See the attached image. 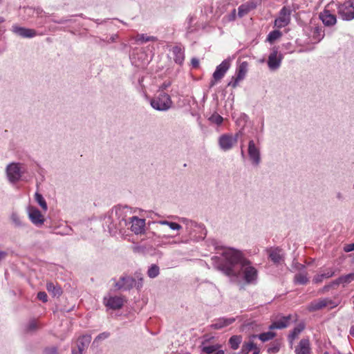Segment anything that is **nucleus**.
Listing matches in <instances>:
<instances>
[{
	"mask_svg": "<svg viewBox=\"0 0 354 354\" xmlns=\"http://www.w3.org/2000/svg\"><path fill=\"white\" fill-rule=\"evenodd\" d=\"M146 57L147 55L144 51L136 49L133 50V52L130 55V59L133 64L139 66L140 65H144L147 62V61L145 62Z\"/></svg>",
	"mask_w": 354,
	"mask_h": 354,
	"instance_id": "a211bd4d",
	"label": "nucleus"
},
{
	"mask_svg": "<svg viewBox=\"0 0 354 354\" xmlns=\"http://www.w3.org/2000/svg\"><path fill=\"white\" fill-rule=\"evenodd\" d=\"M35 199L44 211L46 212L48 209L47 203L41 194L37 192L35 194Z\"/></svg>",
	"mask_w": 354,
	"mask_h": 354,
	"instance_id": "f704fd0d",
	"label": "nucleus"
},
{
	"mask_svg": "<svg viewBox=\"0 0 354 354\" xmlns=\"http://www.w3.org/2000/svg\"><path fill=\"white\" fill-rule=\"evenodd\" d=\"M124 299L120 296H109L104 298V304L111 310H119L124 306Z\"/></svg>",
	"mask_w": 354,
	"mask_h": 354,
	"instance_id": "ddd939ff",
	"label": "nucleus"
},
{
	"mask_svg": "<svg viewBox=\"0 0 354 354\" xmlns=\"http://www.w3.org/2000/svg\"><path fill=\"white\" fill-rule=\"evenodd\" d=\"M128 220V225L131 224V230L136 234L144 232L145 219L139 218L138 216H131Z\"/></svg>",
	"mask_w": 354,
	"mask_h": 354,
	"instance_id": "4468645a",
	"label": "nucleus"
},
{
	"mask_svg": "<svg viewBox=\"0 0 354 354\" xmlns=\"http://www.w3.org/2000/svg\"><path fill=\"white\" fill-rule=\"evenodd\" d=\"M160 274V268L156 264H152L147 270V275L149 278L153 279Z\"/></svg>",
	"mask_w": 354,
	"mask_h": 354,
	"instance_id": "e433bc0d",
	"label": "nucleus"
},
{
	"mask_svg": "<svg viewBox=\"0 0 354 354\" xmlns=\"http://www.w3.org/2000/svg\"><path fill=\"white\" fill-rule=\"evenodd\" d=\"M220 347H221V345H219V344L207 346H203L202 348V351L203 352L206 353L207 354H212V353L216 352V351H218V349Z\"/></svg>",
	"mask_w": 354,
	"mask_h": 354,
	"instance_id": "a18cd8bd",
	"label": "nucleus"
},
{
	"mask_svg": "<svg viewBox=\"0 0 354 354\" xmlns=\"http://www.w3.org/2000/svg\"><path fill=\"white\" fill-rule=\"evenodd\" d=\"M170 86H171V82L169 81L164 82L162 83V84L160 86V88L162 89V91H163V90L167 88Z\"/></svg>",
	"mask_w": 354,
	"mask_h": 354,
	"instance_id": "69168bd1",
	"label": "nucleus"
},
{
	"mask_svg": "<svg viewBox=\"0 0 354 354\" xmlns=\"http://www.w3.org/2000/svg\"><path fill=\"white\" fill-rule=\"evenodd\" d=\"M249 121V116L245 113H241L238 118L236 122L240 124L241 123H243L242 127H245L247 123Z\"/></svg>",
	"mask_w": 354,
	"mask_h": 354,
	"instance_id": "8fccbe9b",
	"label": "nucleus"
},
{
	"mask_svg": "<svg viewBox=\"0 0 354 354\" xmlns=\"http://www.w3.org/2000/svg\"><path fill=\"white\" fill-rule=\"evenodd\" d=\"M295 268L301 272L305 271L306 266L300 263L296 262L294 263Z\"/></svg>",
	"mask_w": 354,
	"mask_h": 354,
	"instance_id": "052dcab7",
	"label": "nucleus"
},
{
	"mask_svg": "<svg viewBox=\"0 0 354 354\" xmlns=\"http://www.w3.org/2000/svg\"><path fill=\"white\" fill-rule=\"evenodd\" d=\"M71 20L69 19H66V18H61L59 19H53V21L55 24H65L66 22H68L70 21Z\"/></svg>",
	"mask_w": 354,
	"mask_h": 354,
	"instance_id": "0e129e2a",
	"label": "nucleus"
},
{
	"mask_svg": "<svg viewBox=\"0 0 354 354\" xmlns=\"http://www.w3.org/2000/svg\"><path fill=\"white\" fill-rule=\"evenodd\" d=\"M276 335V333L274 332L268 331L259 334L258 335L259 339L263 342L269 341L273 339Z\"/></svg>",
	"mask_w": 354,
	"mask_h": 354,
	"instance_id": "79ce46f5",
	"label": "nucleus"
},
{
	"mask_svg": "<svg viewBox=\"0 0 354 354\" xmlns=\"http://www.w3.org/2000/svg\"><path fill=\"white\" fill-rule=\"evenodd\" d=\"M135 278H137V281L136 280V285L134 287L136 288L137 290H140L143 286V277L141 273L135 272Z\"/></svg>",
	"mask_w": 354,
	"mask_h": 354,
	"instance_id": "c03bdc74",
	"label": "nucleus"
},
{
	"mask_svg": "<svg viewBox=\"0 0 354 354\" xmlns=\"http://www.w3.org/2000/svg\"><path fill=\"white\" fill-rule=\"evenodd\" d=\"M158 223L162 225H167L173 230H179L182 228V226L180 224L175 222L168 221L167 220L159 221H158Z\"/></svg>",
	"mask_w": 354,
	"mask_h": 354,
	"instance_id": "ea45409f",
	"label": "nucleus"
},
{
	"mask_svg": "<svg viewBox=\"0 0 354 354\" xmlns=\"http://www.w3.org/2000/svg\"><path fill=\"white\" fill-rule=\"evenodd\" d=\"M235 321V318L230 317V318H225L221 317L219 318L216 322L210 325V328L214 330H219L221 329L225 326H227L230 324H232Z\"/></svg>",
	"mask_w": 354,
	"mask_h": 354,
	"instance_id": "b1692460",
	"label": "nucleus"
},
{
	"mask_svg": "<svg viewBox=\"0 0 354 354\" xmlns=\"http://www.w3.org/2000/svg\"><path fill=\"white\" fill-rule=\"evenodd\" d=\"M232 81H230L228 83L227 86H232V88H236L238 86L239 82L240 81H241V80H238V78L236 77H232Z\"/></svg>",
	"mask_w": 354,
	"mask_h": 354,
	"instance_id": "6e6d98bb",
	"label": "nucleus"
},
{
	"mask_svg": "<svg viewBox=\"0 0 354 354\" xmlns=\"http://www.w3.org/2000/svg\"><path fill=\"white\" fill-rule=\"evenodd\" d=\"M256 138L257 142L253 139H250L248 147V157L254 167L259 166L261 161L260 148L257 146V144L259 143V137Z\"/></svg>",
	"mask_w": 354,
	"mask_h": 354,
	"instance_id": "39448f33",
	"label": "nucleus"
},
{
	"mask_svg": "<svg viewBox=\"0 0 354 354\" xmlns=\"http://www.w3.org/2000/svg\"><path fill=\"white\" fill-rule=\"evenodd\" d=\"M344 250L346 252H350L354 251V243L345 245L344 247Z\"/></svg>",
	"mask_w": 354,
	"mask_h": 354,
	"instance_id": "bf43d9fd",
	"label": "nucleus"
},
{
	"mask_svg": "<svg viewBox=\"0 0 354 354\" xmlns=\"http://www.w3.org/2000/svg\"><path fill=\"white\" fill-rule=\"evenodd\" d=\"M280 344L277 342H272L267 349L269 354L277 353L279 351Z\"/></svg>",
	"mask_w": 354,
	"mask_h": 354,
	"instance_id": "37998d69",
	"label": "nucleus"
},
{
	"mask_svg": "<svg viewBox=\"0 0 354 354\" xmlns=\"http://www.w3.org/2000/svg\"><path fill=\"white\" fill-rule=\"evenodd\" d=\"M8 256V253L5 251L0 250V261L3 260Z\"/></svg>",
	"mask_w": 354,
	"mask_h": 354,
	"instance_id": "338daca9",
	"label": "nucleus"
},
{
	"mask_svg": "<svg viewBox=\"0 0 354 354\" xmlns=\"http://www.w3.org/2000/svg\"><path fill=\"white\" fill-rule=\"evenodd\" d=\"M211 259L215 268L227 277L234 279L242 277L247 283H252L257 279V270L240 250L227 248L221 256H213Z\"/></svg>",
	"mask_w": 354,
	"mask_h": 354,
	"instance_id": "f257e3e1",
	"label": "nucleus"
},
{
	"mask_svg": "<svg viewBox=\"0 0 354 354\" xmlns=\"http://www.w3.org/2000/svg\"><path fill=\"white\" fill-rule=\"evenodd\" d=\"M156 38L153 36H147L145 34H138L136 37V41L141 44L146 43L151 41H155Z\"/></svg>",
	"mask_w": 354,
	"mask_h": 354,
	"instance_id": "a19ab883",
	"label": "nucleus"
},
{
	"mask_svg": "<svg viewBox=\"0 0 354 354\" xmlns=\"http://www.w3.org/2000/svg\"><path fill=\"white\" fill-rule=\"evenodd\" d=\"M283 55L279 53L278 48L274 46L272 49V52L268 56V66L272 71L277 70L281 66Z\"/></svg>",
	"mask_w": 354,
	"mask_h": 354,
	"instance_id": "9d476101",
	"label": "nucleus"
},
{
	"mask_svg": "<svg viewBox=\"0 0 354 354\" xmlns=\"http://www.w3.org/2000/svg\"><path fill=\"white\" fill-rule=\"evenodd\" d=\"M45 354H57V348L56 347L46 348L44 350Z\"/></svg>",
	"mask_w": 354,
	"mask_h": 354,
	"instance_id": "13d9d810",
	"label": "nucleus"
},
{
	"mask_svg": "<svg viewBox=\"0 0 354 354\" xmlns=\"http://www.w3.org/2000/svg\"><path fill=\"white\" fill-rule=\"evenodd\" d=\"M28 217L30 221L36 226H41L44 223L45 218L37 207L29 206L28 207Z\"/></svg>",
	"mask_w": 354,
	"mask_h": 354,
	"instance_id": "f8f14e48",
	"label": "nucleus"
},
{
	"mask_svg": "<svg viewBox=\"0 0 354 354\" xmlns=\"http://www.w3.org/2000/svg\"><path fill=\"white\" fill-rule=\"evenodd\" d=\"M191 64L194 68H197L199 66V60L196 57H193L191 59Z\"/></svg>",
	"mask_w": 354,
	"mask_h": 354,
	"instance_id": "e2e57ef3",
	"label": "nucleus"
},
{
	"mask_svg": "<svg viewBox=\"0 0 354 354\" xmlns=\"http://www.w3.org/2000/svg\"><path fill=\"white\" fill-rule=\"evenodd\" d=\"M337 306V304L332 299L325 298L311 302L309 306V310L310 311H317L326 306H329L330 308H333Z\"/></svg>",
	"mask_w": 354,
	"mask_h": 354,
	"instance_id": "2eb2a0df",
	"label": "nucleus"
},
{
	"mask_svg": "<svg viewBox=\"0 0 354 354\" xmlns=\"http://www.w3.org/2000/svg\"><path fill=\"white\" fill-rule=\"evenodd\" d=\"M209 120L212 122L217 125H221L223 121V118L222 116H221L219 114L215 113L212 114Z\"/></svg>",
	"mask_w": 354,
	"mask_h": 354,
	"instance_id": "49530a36",
	"label": "nucleus"
},
{
	"mask_svg": "<svg viewBox=\"0 0 354 354\" xmlns=\"http://www.w3.org/2000/svg\"><path fill=\"white\" fill-rule=\"evenodd\" d=\"M310 350L309 339L304 338L300 340L298 346L295 348V354H310Z\"/></svg>",
	"mask_w": 354,
	"mask_h": 354,
	"instance_id": "4be33fe9",
	"label": "nucleus"
},
{
	"mask_svg": "<svg viewBox=\"0 0 354 354\" xmlns=\"http://www.w3.org/2000/svg\"><path fill=\"white\" fill-rule=\"evenodd\" d=\"M319 18L323 24L326 26H332L337 22V18L335 15L330 13L328 10H324L319 14Z\"/></svg>",
	"mask_w": 354,
	"mask_h": 354,
	"instance_id": "6ab92c4d",
	"label": "nucleus"
},
{
	"mask_svg": "<svg viewBox=\"0 0 354 354\" xmlns=\"http://www.w3.org/2000/svg\"><path fill=\"white\" fill-rule=\"evenodd\" d=\"M182 221L183 222V223L185 224L187 228L192 229L193 227H195L197 225V223L196 222L185 218H183Z\"/></svg>",
	"mask_w": 354,
	"mask_h": 354,
	"instance_id": "3c124183",
	"label": "nucleus"
},
{
	"mask_svg": "<svg viewBox=\"0 0 354 354\" xmlns=\"http://www.w3.org/2000/svg\"><path fill=\"white\" fill-rule=\"evenodd\" d=\"M230 58L224 59L216 66L215 71L213 73L212 79L209 82V88L213 87L217 82L220 81L224 77L230 67Z\"/></svg>",
	"mask_w": 354,
	"mask_h": 354,
	"instance_id": "0eeeda50",
	"label": "nucleus"
},
{
	"mask_svg": "<svg viewBox=\"0 0 354 354\" xmlns=\"http://www.w3.org/2000/svg\"><path fill=\"white\" fill-rule=\"evenodd\" d=\"M118 38V35L117 34L112 35L109 38H100V41L106 42L107 44L115 42L117 39Z\"/></svg>",
	"mask_w": 354,
	"mask_h": 354,
	"instance_id": "603ef678",
	"label": "nucleus"
},
{
	"mask_svg": "<svg viewBox=\"0 0 354 354\" xmlns=\"http://www.w3.org/2000/svg\"><path fill=\"white\" fill-rule=\"evenodd\" d=\"M304 329V326L301 324H298L296 327H295L288 335V339L290 342H292L297 336L303 331Z\"/></svg>",
	"mask_w": 354,
	"mask_h": 354,
	"instance_id": "7c9ffc66",
	"label": "nucleus"
},
{
	"mask_svg": "<svg viewBox=\"0 0 354 354\" xmlns=\"http://www.w3.org/2000/svg\"><path fill=\"white\" fill-rule=\"evenodd\" d=\"M12 31L15 35H19L23 38H32L37 35V32L35 30L21 27L16 24L12 26Z\"/></svg>",
	"mask_w": 354,
	"mask_h": 354,
	"instance_id": "f3484780",
	"label": "nucleus"
},
{
	"mask_svg": "<svg viewBox=\"0 0 354 354\" xmlns=\"http://www.w3.org/2000/svg\"><path fill=\"white\" fill-rule=\"evenodd\" d=\"M306 271L300 272L296 274L294 277L293 282L297 285H306L309 281V278L307 277Z\"/></svg>",
	"mask_w": 354,
	"mask_h": 354,
	"instance_id": "bb28decb",
	"label": "nucleus"
},
{
	"mask_svg": "<svg viewBox=\"0 0 354 354\" xmlns=\"http://www.w3.org/2000/svg\"><path fill=\"white\" fill-rule=\"evenodd\" d=\"M136 285V278L131 276L124 274L121 276L115 283V287L118 290L128 291L132 289Z\"/></svg>",
	"mask_w": 354,
	"mask_h": 354,
	"instance_id": "1a4fd4ad",
	"label": "nucleus"
},
{
	"mask_svg": "<svg viewBox=\"0 0 354 354\" xmlns=\"http://www.w3.org/2000/svg\"><path fill=\"white\" fill-rule=\"evenodd\" d=\"M257 349V345L252 341L244 344L242 346L241 351L237 354H248L250 351Z\"/></svg>",
	"mask_w": 354,
	"mask_h": 354,
	"instance_id": "c9c22d12",
	"label": "nucleus"
},
{
	"mask_svg": "<svg viewBox=\"0 0 354 354\" xmlns=\"http://www.w3.org/2000/svg\"><path fill=\"white\" fill-rule=\"evenodd\" d=\"M46 289L53 297H59L62 294V290L59 286L55 285L52 282L46 284Z\"/></svg>",
	"mask_w": 354,
	"mask_h": 354,
	"instance_id": "c85d7f7f",
	"label": "nucleus"
},
{
	"mask_svg": "<svg viewBox=\"0 0 354 354\" xmlns=\"http://www.w3.org/2000/svg\"><path fill=\"white\" fill-rule=\"evenodd\" d=\"M291 316H283L279 320L273 322L268 327L270 330L283 329L287 328L290 324Z\"/></svg>",
	"mask_w": 354,
	"mask_h": 354,
	"instance_id": "aec40b11",
	"label": "nucleus"
},
{
	"mask_svg": "<svg viewBox=\"0 0 354 354\" xmlns=\"http://www.w3.org/2000/svg\"><path fill=\"white\" fill-rule=\"evenodd\" d=\"M37 297L39 300L46 302L48 301V295L44 291H40L37 293Z\"/></svg>",
	"mask_w": 354,
	"mask_h": 354,
	"instance_id": "864d4df0",
	"label": "nucleus"
},
{
	"mask_svg": "<svg viewBox=\"0 0 354 354\" xmlns=\"http://www.w3.org/2000/svg\"><path fill=\"white\" fill-rule=\"evenodd\" d=\"M241 341L242 337L241 335H232L229 339V344L233 350H236Z\"/></svg>",
	"mask_w": 354,
	"mask_h": 354,
	"instance_id": "473e14b6",
	"label": "nucleus"
},
{
	"mask_svg": "<svg viewBox=\"0 0 354 354\" xmlns=\"http://www.w3.org/2000/svg\"><path fill=\"white\" fill-rule=\"evenodd\" d=\"M282 35V33L279 30H274L269 32L268 35L266 40L270 43H273L274 41H276L277 39L281 37Z\"/></svg>",
	"mask_w": 354,
	"mask_h": 354,
	"instance_id": "58836bf2",
	"label": "nucleus"
},
{
	"mask_svg": "<svg viewBox=\"0 0 354 354\" xmlns=\"http://www.w3.org/2000/svg\"><path fill=\"white\" fill-rule=\"evenodd\" d=\"M172 100L169 94L160 91L150 100V105L153 109L159 111H167L172 106Z\"/></svg>",
	"mask_w": 354,
	"mask_h": 354,
	"instance_id": "7ed1b4c3",
	"label": "nucleus"
},
{
	"mask_svg": "<svg viewBox=\"0 0 354 354\" xmlns=\"http://www.w3.org/2000/svg\"><path fill=\"white\" fill-rule=\"evenodd\" d=\"M290 9L286 6H283L279 12V17L274 20V26L278 28H283L288 26L290 22Z\"/></svg>",
	"mask_w": 354,
	"mask_h": 354,
	"instance_id": "9b49d317",
	"label": "nucleus"
},
{
	"mask_svg": "<svg viewBox=\"0 0 354 354\" xmlns=\"http://www.w3.org/2000/svg\"><path fill=\"white\" fill-rule=\"evenodd\" d=\"M354 281V273H349L346 275L341 276L337 279V282L339 284H348Z\"/></svg>",
	"mask_w": 354,
	"mask_h": 354,
	"instance_id": "2f4dec72",
	"label": "nucleus"
},
{
	"mask_svg": "<svg viewBox=\"0 0 354 354\" xmlns=\"http://www.w3.org/2000/svg\"><path fill=\"white\" fill-rule=\"evenodd\" d=\"M91 341V335L86 334L80 336L77 339V349L83 352L88 346Z\"/></svg>",
	"mask_w": 354,
	"mask_h": 354,
	"instance_id": "393cba45",
	"label": "nucleus"
},
{
	"mask_svg": "<svg viewBox=\"0 0 354 354\" xmlns=\"http://www.w3.org/2000/svg\"><path fill=\"white\" fill-rule=\"evenodd\" d=\"M243 140H241V157L245 159V151L243 150Z\"/></svg>",
	"mask_w": 354,
	"mask_h": 354,
	"instance_id": "774afa93",
	"label": "nucleus"
},
{
	"mask_svg": "<svg viewBox=\"0 0 354 354\" xmlns=\"http://www.w3.org/2000/svg\"><path fill=\"white\" fill-rule=\"evenodd\" d=\"M339 286V283L338 282H337V279L333 281H331L330 283H329L327 285H325L320 290H319V292L321 293H324V292H326L328 291H329L330 289L331 288H334L336 286Z\"/></svg>",
	"mask_w": 354,
	"mask_h": 354,
	"instance_id": "de8ad7c7",
	"label": "nucleus"
},
{
	"mask_svg": "<svg viewBox=\"0 0 354 354\" xmlns=\"http://www.w3.org/2000/svg\"><path fill=\"white\" fill-rule=\"evenodd\" d=\"M244 129L245 127H241V128L237 132H236L234 136L232 135V138H236V143L237 142L238 139L244 135Z\"/></svg>",
	"mask_w": 354,
	"mask_h": 354,
	"instance_id": "5fc2aeb1",
	"label": "nucleus"
},
{
	"mask_svg": "<svg viewBox=\"0 0 354 354\" xmlns=\"http://www.w3.org/2000/svg\"><path fill=\"white\" fill-rule=\"evenodd\" d=\"M211 244L214 247L215 250H222L223 249V246H220L218 242L216 240H212Z\"/></svg>",
	"mask_w": 354,
	"mask_h": 354,
	"instance_id": "680f3d73",
	"label": "nucleus"
},
{
	"mask_svg": "<svg viewBox=\"0 0 354 354\" xmlns=\"http://www.w3.org/2000/svg\"><path fill=\"white\" fill-rule=\"evenodd\" d=\"M266 253L268 256V259L275 266L281 265L285 261L286 253L284 250L279 246L267 248Z\"/></svg>",
	"mask_w": 354,
	"mask_h": 354,
	"instance_id": "6e6552de",
	"label": "nucleus"
},
{
	"mask_svg": "<svg viewBox=\"0 0 354 354\" xmlns=\"http://www.w3.org/2000/svg\"><path fill=\"white\" fill-rule=\"evenodd\" d=\"M335 274V271L330 268L326 270V272L317 274L314 277L313 281L315 283H319L323 281L324 279H328L330 277H332Z\"/></svg>",
	"mask_w": 354,
	"mask_h": 354,
	"instance_id": "cd10ccee",
	"label": "nucleus"
},
{
	"mask_svg": "<svg viewBox=\"0 0 354 354\" xmlns=\"http://www.w3.org/2000/svg\"><path fill=\"white\" fill-rule=\"evenodd\" d=\"M324 37V31L321 28L317 26L315 27L313 30V39L315 43L319 42Z\"/></svg>",
	"mask_w": 354,
	"mask_h": 354,
	"instance_id": "72a5a7b5",
	"label": "nucleus"
},
{
	"mask_svg": "<svg viewBox=\"0 0 354 354\" xmlns=\"http://www.w3.org/2000/svg\"><path fill=\"white\" fill-rule=\"evenodd\" d=\"M174 55V60L176 64L183 65L185 59V53L183 48L179 46H174L171 49Z\"/></svg>",
	"mask_w": 354,
	"mask_h": 354,
	"instance_id": "5701e85b",
	"label": "nucleus"
},
{
	"mask_svg": "<svg viewBox=\"0 0 354 354\" xmlns=\"http://www.w3.org/2000/svg\"><path fill=\"white\" fill-rule=\"evenodd\" d=\"M26 172L24 165L21 162H11L6 169L7 178L10 183L15 184L21 180L23 175Z\"/></svg>",
	"mask_w": 354,
	"mask_h": 354,
	"instance_id": "20e7f679",
	"label": "nucleus"
},
{
	"mask_svg": "<svg viewBox=\"0 0 354 354\" xmlns=\"http://www.w3.org/2000/svg\"><path fill=\"white\" fill-rule=\"evenodd\" d=\"M39 328V325L36 319H31L25 326V332L27 333H32L35 332Z\"/></svg>",
	"mask_w": 354,
	"mask_h": 354,
	"instance_id": "c756f323",
	"label": "nucleus"
},
{
	"mask_svg": "<svg viewBox=\"0 0 354 354\" xmlns=\"http://www.w3.org/2000/svg\"><path fill=\"white\" fill-rule=\"evenodd\" d=\"M128 206H115L109 212L104 219V224L107 226L111 234L122 233V230L128 225L127 212Z\"/></svg>",
	"mask_w": 354,
	"mask_h": 354,
	"instance_id": "f03ea898",
	"label": "nucleus"
},
{
	"mask_svg": "<svg viewBox=\"0 0 354 354\" xmlns=\"http://www.w3.org/2000/svg\"><path fill=\"white\" fill-rule=\"evenodd\" d=\"M193 20H194V17L192 16L189 17L187 19L188 26L187 28V30L188 33H191L193 32V29H192Z\"/></svg>",
	"mask_w": 354,
	"mask_h": 354,
	"instance_id": "4d7b16f0",
	"label": "nucleus"
},
{
	"mask_svg": "<svg viewBox=\"0 0 354 354\" xmlns=\"http://www.w3.org/2000/svg\"><path fill=\"white\" fill-rule=\"evenodd\" d=\"M257 8V2L254 1H250L243 4H241L238 8V15L239 17H242L246 14H248L252 10H254Z\"/></svg>",
	"mask_w": 354,
	"mask_h": 354,
	"instance_id": "412c9836",
	"label": "nucleus"
},
{
	"mask_svg": "<svg viewBox=\"0 0 354 354\" xmlns=\"http://www.w3.org/2000/svg\"><path fill=\"white\" fill-rule=\"evenodd\" d=\"M10 218L15 227H22L26 226V224L21 220L17 213L12 212Z\"/></svg>",
	"mask_w": 354,
	"mask_h": 354,
	"instance_id": "4c0bfd02",
	"label": "nucleus"
},
{
	"mask_svg": "<svg viewBox=\"0 0 354 354\" xmlns=\"http://www.w3.org/2000/svg\"><path fill=\"white\" fill-rule=\"evenodd\" d=\"M236 144V138H232V134L225 133L218 138L219 147L224 151L230 150Z\"/></svg>",
	"mask_w": 354,
	"mask_h": 354,
	"instance_id": "dca6fc26",
	"label": "nucleus"
},
{
	"mask_svg": "<svg viewBox=\"0 0 354 354\" xmlns=\"http://www.w3.org/2000/svg\"><path fill=\"white\" fill-rule=\"evenodd\" d=\"M111 335V333L109 332H103L102 333H100L93 340V344H97L99 342L102 340H104L107 338H109Z\"/></svg>",
	"mask_w": 354,
	"mask_h": 354,
	"instance_id": "09e8293b",
	"label": "nucleus"
},
{
	"mask_svg": "<svg viewBox=\"0 0 354 354\" xmlns=\"http://www.w3.org/2000/svg\"><path fill=\"white\" fill-rule=\"evenodd\" d=\"M337 6V13L342 20L351 21L354 19V1L348 0Z\"/></svg>",
	"mask_w": 354,
	"mask_h": 354,
	"instance_id": "423d86ee",
	"label": "nucleus"
},
{
	"mask_svg": "<svg viewBox=\"0 0 354 354\" xmlns=\"http://www.w3.org/2000/svg\"><path fill=\"white\" fill-rule=\"evenodd\" d=\"M248 70V63L247 62H241L237 67L236 71V77L238 78V80H243Z\"/></svg>",
	"mask_w": 354,
	"mask_h": 354,
	"instance_id": "a878e982",
	"label": "nucleus"
}]
</instances>
